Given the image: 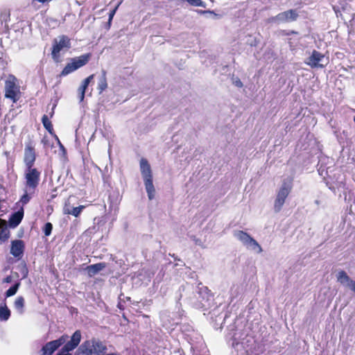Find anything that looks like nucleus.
<instances>
[{
	"mask_svg": "<svg viewBox=\"0 0 355 355\" xmlns=\"http://www.w3.org/2000/svg\"><path fill=\"white\" fill-rule=\"evenodd\" d=\"M94 75L92 74V75H90L89 76H88L87 78H86L85 79H84L82 81L81 85L78 87V98L80 102L83 101V100L85 98V94L86 89H87L89 84L94 79Z\"/></svg>",
	"mask_w": 355,
	"mask_h": 355,
	"instance_id": "15",
	"label": "nucleus"
},
{
	"mask_svg": "<svg viewBox=\"0 0 355 355\" xmlns=\"http://www.w3.org/2000/svg\"><path fill=\"white\" fill-rule=\"evenodd\" d=\"M107 349V346L103 342L92 338L84 341L76 351L75 355H103Z\"/></svg>",
	"mask_w": 355,
	"mask_h": 355,
	"instance_id": "1",
	"label": "nucleus"
},
{
	"mask_svg": "<svg viewBox=\"0 0 355 355\" xmlns=\"http://www.w3.org/2000/svg\"><path fill=\"white\" fill-rule=\"evenodd\" d=\"M42 121L43 123L44 127L50 132L52 134L53 132V125L51 124V121L48 118L46 115H44L42 118Z\"/></svg>",
	"mask_w": 355,
	"mask_h": 355,
	"instance_id": "26",
	"label": "nucleus"
},
{
	"mask_svg": "<svg viewBox=\"0 0 355 355\" xmlns=\"http://www.w3.org/2000/svg\"><path fill=\"white\" fill-rule=\"evenodd\" d=\"M304 63L311 68H323L328 63L324 54L314 50L305 60Z\"/></svg>",
	"mask_w": 355,
	"mask_h": 355,
	"instance_id": "6",
	"label": "nucleus"
},
{
	"mask_svg": "<svg viewBox=\"0 0 355 355\" xmlns=\"http://www.w3.org/2000/svg\"><path fill=\"white\" fill-rule=\"evenodd\" d=\"M20 286V282H17L14 286H11L6 293V297H9L15 295Z\"/></svg>",
	"mask_w": 355,
	"mask_h": 355,
	"instance_id": "25",
	"label": "nucleus"
},
{
	"mask_svg": "<svg viewBox=\"0 0 355 355\" xmlns=\"http://www.w3.org/2000/svg\"><path fill=\"white\" fill-rule=\"evenodd\" d=\"M11 315V311L8 307L6 301L0 304V321L6 322Z\"/></svg>",
	"mask_w": 355,
	"mask_h": 355,
	"instance_id": "19",
	"label": "nucleus"
},
{
	"mask_svg": "<svg viewBox=\"0 0 355 355\" xmlns=\"http://www.w3.org/2000/svg\"><path fill=\"white\" fill-rule=\"evenodd\" d=\"M291 182H284L277 190L274 200L273 209L275 213H279L286 202L287 197L291 191Z\"/></svg>",
	"mask_w": 355,
	"mask_h": 355,
	"instance_id": "2",
	"label": "nucleus"
},
{
	"mask_svg": "<svg viewBox=\"0 0 355 355\" xmlns=\"http://www.w3.org/2000/svg\"><path fill=\"white\" fill-rule=\"evenodd\" d=\"M106 267V263L104 262L98 263L88 266L86 268V271L89 277H93L103 270Z\"/></svg>",
	"mask_w": 355,
	"mask_h": 355,
	"instance_id": "17",
	"label": "nucleus"
},
{
	"mask_svg": "<svg viewBox=\"0 0 355 355\" xmlns=\"http://www.w3.org/2000/svg\"><path fill=\"white\" fill-rule=\"evenodd\" d=\"M76 71V69H73V67L72 64H71L70 62H69L65 67L63 69L62 71L61 72L62 76H67L73 71Z\"/></svg>",
	"mask_w": 355,
	"mask_h": 355,
	"instance_id": "27",
	"label": "nucleus"
},
{
	"mask_svg": "<svg viewBox=\"0 0 355 355\" xmlns=\"http://www.w3.org/2000/svg\"><path fill=\"white\" fill-rule=\"evenodd\" d=\"M81 338V331L76 330L71 336L70 340L64 345L61 351L57 355H71L69 352L73 351L78 346Z\"/></svg>",
	"mask_w": 355,
	"mask_h": 355,
	"instance_id": "8",
	"label": "nucleus"
},
{
	"mask_svg": "<svg viewBox=\"0 0 355 355\" xmlns=\"http://www.w3.org/2000/svg\"><path fill=\"white\" fill-rule=\"evenodd\" d=\"M24 251V243L21 240H14L11 242L10 254L17 259H21Z\"/></svg>",
	"mask_w": 355,
	"mask_h": 355,
	"instance_id": "12",
	"label": "nucleus"
},
{
	"mask_svg": "<svg viewBox=\"0 0 355 355\" xmlns=\"http://www.w3.org/2000/svg\"><path fill=\"white\" fill-rule=\"evenodd\" d=\"M118 7H119V5L113 10H112L110 12V15H109V23H110L111 21L112 20Z\"/></svg>",
	"mask_w": 355,
	"mask_h": 355,
	"instance_id": "29",
	"label": "nucleus"
},
{
	"mask_svg": "<svg viewBox=\"0 0 355 355\" xmlns=\"http://www.w3.org/2000/svg\"><path fill=\"white\" fill-rule=\"evenodd\" d=\"M107 87V78H106V72L105 71H102V75L99 78L98 83V89L99 90V93H102L106 88Z\"/></svg>",
	"mask_w": 355,
	"mask_h": 355,
	"instance_id": "23",
	"label": "nucleus"
},
{
	"mask_svg": "<svg viewBox=\"0 0 355 355\" xmlns=\"http://www.w3.org/2000/svg\"><path fill=\"white\" fill-rule=\"evenodd\" d=\"M10 281H11V279H10V277H6V278L5 279V282H7V283L10 282Z\"/></svg>",
	"mask_w": 355,
	"mask_h": 355,
	"instance_id": "35",
	"label": "nucleus"
},
{
	"mask_svg": "<svg viewBox=\"0 0 355 355\" xmlns=\"http://www.w3.org/2000/svg\"><path fill=\"white\" fill-rule=\"evenodd\" d=\"M298 14L295 10H289L282 12L270 19V22L284 23L297 19Z\"/></svg>",
	"mask_w": 355,
	"mask_h": 355,
	"instance_id": "10",
	"label": "nucleus"
},
{
	"mask_svg": "<svg viewBox=\"0 0 355 355\" xmlns=\"http://www.w3.org/2000/svg\"><path fill=\"white\" fill-rule=\"evenodd\" d=\"M84 208H85V206H83V205H80L77 207H73L71 209L64 207V214H71L72 216H74L75 217H78L80 215V214L81 213V211L83 210Z\"/></svg>",
	"mask_w": 355,
	"mask_h": 355,
	"instance_id": "24",
	"label": "nucleus"
},
{
	"mask_svg": "<svg viewBox=\"0 0 355 355\" xmlns=\"http://www.w3.org/2000/svg\"><path fill=\"white\" fill-rule=\"evenodd\" d=\"M91 58L90 53H87L84 55H81L78 57L72 58L69 62L71 64H72L73 69H78L79 68L85 65L89 60Z\"/></svg>",
	"mask_w": 355,
	"mask_h": 355,
	"instance_id": "13",
	"label": "nucleus"
},
{
	"mask_svg": "<svg viewBox=\"0 0 355 355\" xmlns=\"http://www.w3.org/2000/svg\"><path fill=\"white\" fill-rule=\"evenodd\" d=\"M199 12H200V13H203V14H207V13H208V14L212 15H214V16H215V17H216V16H217V15H216V14H215L213 11H210V10H203V11L200 10V11H199Z\"/></svg>",
	"mask_w": 355,
	"mask_h": 355,
	"instance_id": "30",
	"label": "nucleus"
},
{
	"mask_svg": "<svg viewBox=\"0 0 355 355\" xmlns=\"http://www.w3.org/2000/svg\"><path fill=\"white\" fill-rule=\"evenodd\" d=\"M103 355H121L119 353H109V354H104Z\"/></svg>",
	"mask_w": 355,
	"mask_h": 355,
	"instance_id": "34",
	"label": "nucleus"
},
{
	"mask_svg": "<svg viewBox=\"0 0 355 355\" xmlns=\"http://www.w3.org/2000/svg\"><path fill=\"white\" fill-rule=\"evenodd\" d=\"M25 300L22 296H18L14 302V307L17 313L22 315L24 313Z\"/></svg>",
	"mask_w": 355,
	"mask_h": 355,
	"instance_id": "21",
	"label": "nucleus"
},
{
	"mask_svg": "<svg viewBox=\"0 0 355 355\" xmlns=\"http://www.w3.org/2000/svg\"><path fill=\"white\" fill-rule=\"evenodd\" d=\"M71 46L70 40L65 35L60 36L58 39L54 40L52 57L56 62L59 61L60 53L62 51H67Z\"/></svg>",
	"mask_w": 355,
	"mask_h": 355,
	"instance_id": "5",
	"label": "nucleus"
},
{
	"mask_svg": "<svg viewBox=\"0 0 355 355\" xmlns=\"http://www.w3.org/2000/svg\"><path fill=\"white\" fill-rule=\"evenodd\" d=\"M144 181V184L146 187V190L148 194V197L149 200H152L154 198L155 195V189L153 183V179L146 180Z\"/></svg>",
	"mask_w": 355,
	"mask_h": 355,
	"instance_id": "22",
	"label": "nucleus"
},
{
	"mask_svg": "<svg viewBox=\"0 0 355 355\" xmlns=\"http://www.w3.org/2000/svg\"><path fill=\"white\" fill-rule=\"evenodd\" d=\"M53 225L51 223H46L44 227V233L46 236H49L51 233Z\"/></svg>",
	"mask_w": 355,
	"mask_h": 355,
	"instance_id": "28",
	"label": "nucleus"
},
{
	"mask_svg": "<svg viewBox=\"0 0 355 355\" xmlns=\"http://www.w3.org/2000/svg\"><path fill=\"white\" fill-rule=\"evenodd\" d=\"M234 84L239 87H241L243 86V83L240 80H235Z\"/></svg>",
	"mask_w": 355,
	"mask_h": 355,
	"instance_id": "31",
	"label": "nucleus"
},
{
	"mask_svg": "<svg viewBox=\"0 0 355 355\" xmlns=\"http://www.w3.org/2000/svg\"><path fill=\"white\" fill-rule=\"evenodd\" d=\"M140 171L144 180L153 179L150 166L145 158L140 160Z\"/></svg>",
	"mask_w": 355,
	"mask_h": 355,
	"instance_id": "14",
	"label": "nucleus"
},
{
	"mask_svg": "<svg viewBox=\"0 0 355 355\" xmlns=\"http://www.w3.org/2000/svg\"><path fill=\"white\" fill-rule=\"evenodd\" d=\"M193 241H195L196 245H200V246L202 245V242H201L200 240H199V239H193Z\"/></svg>",
	"mask_w": 355,
	"mask_h": 355,
	"instance_id": "32",
	"label": "nucleus"
},
{
	"mask_svg": "<svg viewBox=\"0 0 355 355\" xmlns=\"http://www.w3.org/2000/svg\"><path fill=\"white\" fill-rule=\"evenodd\" d=\"M24 216V209L21 207V209L17 212L12 214L10 218V223L12 226L16 227L17 226L20 222L21 221Z\"/></svg>",
	"mask_w": 355,
	"mask_h": 355,
	"instance_id": "20",
	"label": "nucleus"
},
{
	"mask_svg": "<svg viewBox=\"0 0 355 355\" xmlns=\"http://www.w3.org/2000/svg\"><path fill=\"white\" fill-rule=\"evenodd\" d=\"M67 336H62L60 338L47 343L41 349V355H52L53 353L66 342Z\"/></svg>",
	"mask_w": 355,
	"mask_h": 355,
	"instance_id": "9",
	"label": "nucleus"
},
{
	"mask_svg": "<svg viewBox=\"0 0 355 355\" xmlns=\"http://www.w3.org/2000/svg\"><path fill=\"white\" fill-rule=\"evenodd\" d=\"M35 193V190H31L30 189L24 187V193L19 201V203L21 205V207H23V206L29 202V201L33 197Z\"/></svg>",
	"mask_w": 355,
	"mask_h": 355,
	"instance_id": "18",
	"label": "nucleus"
},
{
	"mask_svg": "<svg viewBox=\"0 0 355 355\" xmlns=\"http://www.w3.org/2000/svg\"><path fill=\"white\" fill-rule=\"evenodd\" d=\"M234 237L239 240L245 248L257 254L262 252L263 250L261 245L251 237L248 233L243 231H236L234 233Z\"/></svg>",
	"mask_w": 355,
	"mask_h": 355,
	"instance_id": "3",
	"label": "nucleus"
},
{
	"mask_svg": "<svg viewBox=\"0 0 355 355\" xmlns=\"http://www.w3.org/2000/svg\"><path fill=\"white\" fill-rule=\"evenodd\" d=\"M337 282L345 287L350 288L351 285L354 283V280L350 278V277L344 270H340L336 274Z\"/></svg>",
	"mask_w": 355,
	"mask_h": 355,
	"instance_id": "16",
	"label": "nucleus"
},
{
	"mask_svg": "<svg viewBox=\"0 0 355 355\" xmlns=\"http://www.w3.org/2000/svg\"><path fill=\"white\" fill-rule=\"evenodd\" d=\"M24 163L26 167H33L35 161V152L31 143L26 144L24 149Z\"/></svg>",
	"mask_w": 355,
	"mask_h": 355,
	"instance_id": "11",
	"label": "nucleus"
},
{
	"mask_svg": "<svg viewBox=\"0 0 355 355\" xmlns=\"http://www.w3.org/2000/svg\"><path fill=\"white\" fill-rule=\"evenodd\" d=\"M5 96L10 98L14 103L17 102L19 96V89L16 83V79L14 77H10L6 81Z\"/></svg>",
	"mask_w": 355,
	"mask_h": 355,
	"instance_id": "7",
	"label": "nucleus"
},
{
	"mask_svg": "<svg viewBox=\"0 0 355 355\" xmlns=\"http://www.w3.org/2000/svg\"><path fill=\"white\" fill-rule=\"evenodd\" d=\"M354 293H355V281L354 283L351 285L349 288Z\"/></svg>",
	"mask_w": 355,
	"mask_h": 355,
	"instance_id": "33",
	"label": "nucleus"
},
{
	"mask_svg": "<svg viewBox=\"0 0 355 355\" xmlns=\"http://www.w3.org/2000/svg\"><path fill=\"white\" fill-rule=\"evenodd\" d=\"M25 188L35 190L39 184L40 172L35 168L28 167L24 173Z\"/></svg>",
	"mask_w": 355,
	"mask_h": 355,
	"instance_id": "4",
	"label": "nucleus"
}]
</instances>
